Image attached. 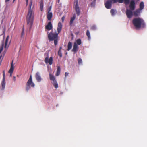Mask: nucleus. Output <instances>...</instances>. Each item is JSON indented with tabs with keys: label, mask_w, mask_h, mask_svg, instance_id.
Returning a JSON list of instances; mask_svg holds the SVG:
<instances>
[{
	"label": "nucleus",
	"mask_w": 147,
	"mask_h": 147,
	"mask_svg": "<svg viewBox=\"0 0 147 147\" xmlns=\"http://www.w3.org/2000/svg\"><path fill=\"white\" fill-rule=\"evenodd\" d=\"M62 25L61 22H59L58 24L57 28V33L55 29L52 30L48 34L49 40L50 41H54V43L55 46L58 42V35L60 32L62 30Z\"/></svg>",
	"instance_id": "nucleus-1"
},
{
	"label": "nucleus",
	"mask_w": 147,
	"mask_h": 147,
	"mask_svg": "<svg viewBox=\"0 0 147 147\" xmlns=\"http://www.w3.org/2000/svg\"><path fill=\"white\" fill-rule=\"evenodd\" d=\"M32 3V1H31L29 5L28 11L26 18L27 24L29 26L30 29L32 25L34 16V12L31 8Z\"/></svg>",
	"instance_id": "nucleus-2"
},
{
	"label": "nucleus",
	"mask_w": 147,
	"mask_h": 147,
	"mask_svg": "<svg viewBox=\"0 0 147 147\" xmlns=\"http://www.w3.org/2000/svg\"><path fill=\"white\" fill-rule=\"evenodd\" d=\"M132 23L136 28H144L145 26V24L144 20L139 17L134 18L133 20Z\"/></svg>",
	"instance_id": "nucleus-3"
},
{
	"label": "nucleus",
	"mask_w": 147,
	"mask_h": 147,
	"mask_svg": "<svg viewBox=\"0 0 147 147\" xmlns=\"http://www.w3.org/2000/svg\"><path fill=\"white\" fill-rule=\"evenodd\" d=\"M129 7L130 9H127L125 13L127 18H132L133 15L132 11H134L135 9V2L134 0L131 1Z\"/></svg>",
	"instance_id": "nucleus-4"
},
{
	"label": "nucleus",
	"mask_w": 147,
	"mask_h": 147,
	"mask_svg": "<svg viewBox=\"0 0 147 147\" xmlns=\"http://www.w3.org/2000/svg\"><path fill=\"white\" fill-rule=\"evenodd\" d=\"M26 90L28 91L30 88V86L34 87L35 86L34 84L32 82V76L30 75V78L26 84Z\"/></svg>",
	"instance_id": "nucleus-5"
},
{
	"label": "nucleus",
	"mask_w": 147,
	"mask_h": 147,
	"mask_svg": "<svg viewBox=\"0 0 147 147\" xmlns=\"http://www.w3.org/2000/svg\"><path fill=\"white\" fill-rule=\"evenodd\" d=\"M53 57H50L49 59V55L47 54V57L45 58L44 61L46 64L49 63L50 65H51L53 63Z\"/></svg>",
	"instance_id": "nucleus-6"
},
{
	"label": "nucleus",
	"mask_w": 147,
	"mask_h": 147,
	"mask_svg": "<svg viewBox=\"0 0 147 147\" xmlns=\"http://www.w3.org/2000/svg\"><path fill=\"white\" fill-rule=\"evenodd\" d=\"M75 9L76 10L77 15V16H79L80 14V11L79 7L78 5V1L76 0L75 2Z\"/></svg>",
	"instance_id": "nucleus-7"
},
{
	"label": "nucleus",
	"mask_w": 147,
	"mask_h": 147,
	"mask_svg": "<svg viewBox=\"0 0 147 147\" xmlns=\"http://www.w3.org/2000/svg\"><path fill=\"white\" fill-rule=\"evenodd\" d=\"M112 2L111 0L107 1L105 3V7L107 9H111L112 6Z\"/></svg>",
	"instance_id": "nucleus-8"
},
{
	"label": "nucleus",
	"mask_w": 147,
	"mask_h": 147,
	"mask_svg": "<svg viewBox=\"0 0 147 147\" xmlns=\"http://www.w3.org/2000/svg\"><path fill=\"white\" fill-rule=\"evenodd\" d=\"M13 63V60L12 61L10 69L8 71V73L10 74V76L11 77L12 76V74L13 73L14 69V66Z\"/></svg>",
	"instance_id": "nucleus-9"
},
{
	"label": "nucleus",
	"mask_w": 147,
	"mask_h": 147,
	"mask_svg": "<svg viewBox=\"0 0 147 147\" xmlns=\"http://www.w3.org/2000/svg\"><path fill=\"white\" fill-rule=\"evenodd\" d=\"M53 28V26L52 23L51 22H49L45 27V28L46 29L50 30H51Z\"/></svg>",
	"instance_id": "nucleus-10"
},
{
	"label": "nucleus",
	"mask_w": 147,
	"mask_h": 147,
	"mask_svg": "<svg viewBox=\"0 0 147 147\" xmlns=\"http://www.w3.org/2000/svg\"><path fill=\"white\" fill-rule=\"evenodd\" d=\"M9 38V36H7V37L6 38V40H5V50L4 51V53L5 54V53L6 52L7 50L8 49V46L7 47V45L8 43V40Z\"/></svg>",
	"instance_id": "nucleus-11"
},
{
	"label": "nucleus",
	"mask_w": 147,
	"mask_h": 147,
	"mask_svg": "<svg viewBox=\"0 0 147 147\" xmlns=\"http://www.w3.org/2000/svg\"><path fill=\"white\" fill-rule=\"evenodd\" d=\"M35 78L37 82H40L41 81L42 78L40 76L39 72H38L36 73Z\"/></svg>",
	"instance_id": "nucleus-12"
},
{
	"label": "nucleus",
	"mask_w": 147,
	"mask_h": 147,
	"mask_svg": "<svg viewBox=\"0 0 147 147\" xmlns=\"http://www.w3.org/2000/svg\"><path fill=\"white\" fill-rule=\"evenodd\" d=\"M78 49V46L77 45L76 42H75L74 44L73 49L72 51L75 53H76Z\"/></svg>",
	"instance_id": "nucleus-13"
},
{
	"label": "nucleus",
	"mask_w": 147,
	"mask_h": 147,
	"mask_svg": "<svg viewBox=\"0 0 147 147\" xmlns=\"http://www.w3.org/2000/svg\"><path fill=\"white\" fill-rule=\"evenodd\" d=\"M53 16V14L52 12H48L47 15V18L49 20L51 21Z\"/></svg>",
	"instance_id": "nucleus-14"
},
{
	"label": "nucleus",
	"mask_w": 147,
	"mask_h": 147,
	"mask_svg": "<svg viewBox=\"0 0 147 147\" xmlns=\"http://www.w3.org/2000/svg\"><path fill=\"white\" fill-rule=\"evenodd\" d=\"M140 11L139 9L136 10L135 11L133 12L134 15L136 17L138 16L140 13Z\"/></svg>",
	"instance_id": "nucleus-15"
},
{
	"label": "nucleus",
	"mask_w": 147,
	"mask_h": 147,
	"mask_svg": "<svg viewBox=\"0 0 147 147\" xmlns=\"http://www.w3.org/2000/svg\"><path fill=\"white\" fill-rule=\"evenodd\" d=\"M49 76L50 80L51 81H52L53 82L56 81L55 78L53 75L50 74H49Z\"/></svg>",
	"instance_id": "nucleus-16"
},
{
	"label": "nucleus",
	"mask_w": 147,
	"mask_h": 147,
	"mask_svg": "<svg viewBox=\"0 0 147 147\" xmlns=\"http://www.w3.org/2000/svg\"><path fill=\"white\" fill-rule=\"evenodd\" d=\"M76 18V15L75 14L73 16L71 17V18L70 22V25H71L73 22L74 20Z\"/></svg>",
	"instance_id": "nucleus-17"
},
{
	"label": "nucleus",
	"mask_w": 147,
	"mask_h": 147,
	"mask_svg": "<svg viewBox=\"0 0 147 147\" xmlns=\"http://www.w3.org/2000/svg\"><path fill=\"white\" fill-rule=\"evenodd\" d=\"M139 9L140 10H142L144 7V2L142 1L141 2L139 5Z\"/></svg>",
	"instance_id": "nucleus-18"
},
{
	"label": "nucleus",
	"mask_w": 147,
	"mask_h": 147,
	"mask_svg": "<svg viewBox=\"0 0 147 147\" xmlns=\"http://www.w3.org/2000/svg\"><path fill=\"white\" fill-rule=\"evenodd\" d=\"M61 69L60 66H58L57 67V72L56 74L55 75L57 76H59L60 74Z\"/></svg>",
	"instance_id": "nucleus-19"
},
{
	"label": "nucleus",
	"mask_w": 147,
	"mask_h": 147,
	"mask_svg": "<svg viewBox=\"0 0 147 147\" xmlns=\"http://www.w3.org/2000/svg\"><path fill=\"white\" fill-rule=\"evenodd\" d=\"M72 47V43L70 42H69L68 44L67 45V50L68 51H69L70 50Z\"/></svg>",
	"instance_id": "nucleus-20"
},
{
	"label": "nucleus",
	"mask_w": 147,
	"mask_h": 147,
	"mask_svg": "<svg viewBox=\"0 0 147 147\" xmlns=\"http://www.w3.org/2000/svg\"><path fill=\"white\" fill-rule=\"evenodd\" d=\"M5 80H3H3L1 83V85L2 88V89L3 90L5 88Z\"/></svg>",
	"instance_id": "nucleus-21"
},
{
	"label": "nucleus",
	"mask_w": 147,
	"mask_h": 147,
	"mask_svg": "<svg viewBox=\"0 0 147 147\" xmlns=\"http://www.w3.org/2000/svg\"><path fill=\"white\" fill-rule=\"evenodd\" d=\"M96 0H93L91 3V6L92 7H94L95 6Z\"/></svg>",
	"instance_id": "nucleus-22"
},
{
	"label": "nucleus",
	"mask_w": 147,
	"mask_h": 147,
	"mask_svg": "<svg viewBox=\"0 0 147 147\" xmlns=\"http://www.w3.org/2000/svg\"><path fill=\"white\" fill-rule=\"evenodd\" d=\"M43 4L42 1H41L40 2V9L41 11L43 10Z\"/></svg>",
	"instance_id": "nucleus-23"
},
{
	"label": "nucleus",
	"mask_w": 147,
	"mask_h": 147,
	"mask_svg": "<svg viewBox=\"0 0 147 147\" xmlns=\"http://www.w3.org/2000/svg\"><path fill=\"white\" fill-rule=\"evenodd\" d=\"M86 35L88 37V40H90V39L91 37H90V32L88 30H87V32H86Z\"/></svg>",
	"instance_id": "nucleus-24"
},
{
	"label": "nucleus",
	"mask_w": 147,
	"mask_h": 147,
	"mask_svg": "<svg viewBox=\"0 0 147 147\" xmlns=\"http://www.w3.org/2000/svg\"><path fill=\"white\" fill-rule=\"evenodd\" d=\"M53 83L55 88H57L58 87V84L56 81L53 82Z\"/></svg>",
	"instance_id": "nucleus-25"
},
{
	"label": "nucleus",
	"mask_w": 147,
	"mask_h": 147,
	"mask_svg": "<svg viewBox=\"0 0 147 147\" xmlns=\"http://www.w3.org/2000/svg\"><path fill=\"white\" fill-rule=\"evenodd\" d=\"M116 12V10L114 9H112L110 11L112 15H114L115 13Z\"/></svg>",
	"instance_id": "nucleus-26"
},
{
	"label": "nucleus",
	"mask_w": 147,
	"mask_h": 147,
	"mask_svg": "<svg viewBox=\"0 0 147 147\" xmlns=\"http://www.w3.org/2000/svg\"><path fill=\"white\" fill-rule=\"evenodd\" d=\"M76 44H77L78 45H80L81 43V40L80 39H77L76 41Z\"/></svg>",
	"instance_id": "nucleus-27"
},
{
	"label": "nucleus",
	"mask_w": 147,
	"mask_h": 147,
	"mask_svg": "<svg viewBox=\"0 0 147 147\" xmlns=\"http://www.w3.org/2000/svg\"><path fill=\"white\" fill-rule=\"evenodd\" d=\"M78 63L79 65H80L82 64V60L81 58H79L78 59Z\"/></svg>",
	"instance_id": "nucleus-28"
},
{
	"label": "nucleus",
	"mask_w": 147,
	"mask_h": 147,
	"mask_svg": "<svg viewBox=\"0 0 147 147\" xmlns=\"http://www.w3.org/2000/svg\"><path fill=\"white\" fill-rule=\"evenodd\" d=\"M123 1L124 3L126 5L129 4L130 2L129 0H123Z\"/></svg>",
	"instance_id": "nucleus-29"
},
{
	"label": "nucleus",
	"mask_w": 147,
	"mask_h": 147,
	"mask_svg": "<svg viewBox=\"0 0 147 147\" xmlns=\"http://www.w3.org/2000/svg\"><path fill=\"white\" fill-rule=\"evenodd\" d=\"M4 44L3 43L1 45V46L0 47V53H1L3 50V48Z\"/></svg>",
	"instance_id": "nucleus-30"
},
{
	"label": "nucleus",
	"mask_w": 147,
	"mask_h": 147,
	"mask_svg": "<svg viewBox=\"0 0 147 147\" xmlns=\"http://www.w3.org/2000/svg\"><path fill=\"white\" fill-rule=\"evenodd\" d=\"M24 27L22 29V31L21 34V36L22 37L24 35Z\"/></svg>",
	"instance_id": "nucleus-31"
},
{
	"label": "nucleus",
	"mask_w": 147,
	"mask_h": 147,
	"mask_svg": "<svg viewBox=\"0 0 147 147\" xmlns=\"http://www.w3.org/2000/svg\"><path fill=\"white\" fill-rule=\"evenodd\" d=\"M58 55L60 57H62V54L61 53V51H58Z\"/></svg>",
	"instance_id": "nucleus-32"
},
{
	"label": "nucleus",
	"mask_w": 147,
	"mask_h": 147,
	"mask_svg": "<svg viewBox=\"0 0 147 147\" xmlns=\"http://www.w3.org/2000/svg\"><path fill=\"white\" fill-rule=\"evenodd\" d=\"M96 29V27L95 25H93V26L91 27V29L92 30H95Z\"/></svg>",
	"instance_id": "nucleus-33"
},
{
	"label": "nucleus",
	"mask_w": 147,
	"mask_h": 147,
	"mask_svg": "<svg viewBox=\"0 0 147 147\" xmlns=\"http://www.w3.org/2000/svg\"><path fill=\"white\" fill-rule=\"evenodd\" d=\"M3 79L4 80H5V74L4 71H3Z\"/></svg>",
	"instance_id": "nucleus-34"
},
{
	"label": "nucleus",
	"mask_w": 147,
	"mask_h": 147,
	"mask_svg": "<svg viewBox=\"0 0 147 147\" xmlns=\"http://www.w3.org/2000/svg\"><path fill=\"white\" fill-rule=\"evenodd\" d=\"M65 18V16H64L62 17V18H61V20H62V22H64Z\"/></svg>",
	"instance_id": "nucleus-35"
},
{
	"label": "nucleus",
	"mask_w": 147,
	"mask_h": 147,
	"mask_svg": "<svg viewBox=\"0 0 147 147\" xmlns=\"http://www.w3.org/2000/svg\"><path fill=\"white\" fill-rule=\"evenodd\" d=\"M123 0H118L117 2H119V3H121L123 2Z\"/></svg>",
	"instance_id": "nucleus-36"
},
{
	"label": "nucleus",
	"mask_w": 147,
	"mask_h": 147,
	"mask_svg": "<svg viewBox=\"0 0 147 147\" xmlns=\"http://www.w3.org/2000/svg\"><path fill=\"white\" fill-rule=\"evenodd\" d=\"M113 3H115L117 2L118 0H112Z\"/></svg>",
	"instance_id": "nucleus-37"
},
{
	"label": "nucleus",
	"mask_w": 147,
	"mask_h": 147,
	"mask_svg": "<svg viewBox=\"0 0 147 147\" xmlns=\"http://www.w3.org/2000/svg\"><path fill=\"white\" fill-rule=\"evenodd\" d=\"M68 73L67 72H65V77H66L68 75Z\"/></svg>",
	"instance_id": "nucleus-38"
},
{
	"label": "nucleus",
	"mask_w": 147,
	"mask_h": 147,
	"mask_svg": "<svg viewBox=\"0 0 147 147\" xmlns=\"http://www.w3.org/2000/svg\"><path fill=\"white\" fill-rule=\"evenodd\" d=\"M5 29H4L3 30V34L4 35H5Z\"/></svg>",
	"instance_id": "nucleus-39"
},
{
	"label": "nucleus",
	"mask_w": 147,
	"mask_h": 147,
	"mask_svg": "<svg viewBox=\"0 0 147 147\" xmlns=\"http://www.w3.org/2000/svg\"><path fill=\"white\" fill-rule=\"evenodd\" d=\"M13 80L14 81H15L16 80V78L15 76L13 77Z\"/></svg>",
	"instance_id": "nucleus-40"
},
{
	"label": "nucleus",
	"mask_w": 147,
	"mask_h": 147,
	"mask_svg": "<svg viewBox=\"0 0 147 147\" xmlns=\"http://www.w3.org/2000/svg\"><path fill=\"white\" fill-rule=\"evenodd\" d=\"M62 48L61 47H60L59 48V51H61Z\"/></svg>",
	"instance_id": "nucleus-41"
},
{
	"label": "nucleus",
	"mask_w": 147,
	"mask_h": 147,
	"mask_svg": "<svg viewBox=\"0 0 147 147\" xmlns=\"http://www.w3.org/2000/svg\"><path fill=\"white\" fill-rule=\"evenodd\" d=\"M10 0H5V2L6 3H7V2H8V1H9Z\"/></svg>",
	"instance_id": "nucleus-42"
},
{
	"label": "nucleus",
	"mask_w": 147,
	"mask_h": 147,
	"mask_svg": "<svg viewBox=\"0 0 147 147\" xmlns=\"http://www.w3.org/2000/svg\"><path fill=\"white\" fill-rule=\"evenodd\" d=\"M79 33V32H77L76 33V35H78Z\"/></svg>",
	"instance_id": "nucleus-43"
},
{
	"label": "nucleus",
	"mask_w": 147,
	"mask_h": 147,
	"mask_svg": "<svg viewBox=\"0 0 147 147\" xmlns=\"http://www.w3.org/2000/svg\"><path fill=\"white\" fill-rule=\"evenodd\" d=\"M51 7L49 8V11L48 12H49L50 11V10L51 9Z\"/></svg>",
	"instance_id": "nucleus-44"
},
{
	"label": "nucleus",
	"mask_w": 147,
	"mask_h": 147,
	"mask_svg": "<svg viewBox=\"0 0 147 147\" xmlns=\"http://www.w3.org/2000/svg\"><path fill=\"white\" fill-rule=\"evenodd\" d=\"M28 0H27V1H26L27 4H28Z\"/></svg>",
	"instance_id": "nucleus-45"
}]
</instances>
